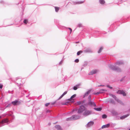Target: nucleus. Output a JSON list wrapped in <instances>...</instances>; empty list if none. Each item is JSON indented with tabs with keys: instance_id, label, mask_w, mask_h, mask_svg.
I'll return each mask as SVG.
<instances>
[{
	"instance_id": "nucleus-50",
	"label": "nucleus",
	"mask_w": 130,
	"mask_h": 130,
	"mask_svg": "<svg viewBox=\"0 0 130 130\" xmlns=\"http://www.w3.org/2000/svg\"><path fill=\"white\" fill-rule=\"evenodd\" d=\"M61 98H59V99H58L59 100V99H61Z\"/></svg>"
},
{
	"instance_id": "nucleus-29",
	"label": "nucleus",
	"mask_w": 130,
	"mask_h": 130,
	"mask_svg": "<svg viewBox=\"0 0 130 130\" xmlns=\"http://www.w3.org/2000/svg\"><path fill=\"white\" fill-rule=\"evenodd\" d=\"M102 117L103 119H105L107 118V116L105 114H104L102 115Z\"/></svg>"
},
{
	"instance_id": "nucleus-3",
	"label": "nucleus",
	"mask_w": 130,
	"mask_h": 130,
	"mask_svg": "<svg viewBox=\"0 0 130 130\" xmlns=\"http://www.w3.org/2000/svg\"><path fill=\"white\" fill-rule=\"evenodd\" d=\"M73 98H70L66 100L65 102L63 103L62 104L63 105H67L69 102L73 103L74 102V99Z\"/></svg>"
},
{
	"instance_id": "nucleus-11",
	"label": "nucleus",
	"mask_w": 130,
	"mask_h": 130,
	"mask_svg": "<svg viewBox=\"0 0 130 130\" xmlns=\"http://www.w3.org/2000/svg\"><path fill=\"white\" fill-rule=\"evenodd\" d=\"M92 90L91 89H90L85 93L84 95V97L83 98H85V97L87 96Z\"/></svg>"
},
{
	"instance_id": "nucleus-44",
	"label": "nucleus",
	"mask_w": 130,
	"mask_h": 130,
	"mask_svg": "<svg viewBox=\"0 0 130 130\" xmlns=\"http://www.w3.org/2000/svg\"><path fill=\"white\" fill-rule=\"evenodd\" d=\"M77 109H73V110L72 112H74L75 111H77Z\"/></svg>"
},
{
	"instance_id": "nucleus-6",
	"label": "nucleus",
	"mask_w": 130,
	"mask_h": 130,
	"mask_svg": "<svg viewBox=\"0 0 130 130\" xmlns=\"http://www.w3.org/2000/svg\"><path fill=\"white\" fill-rule=\"evenodd\" d=\"M91 98H89V101L88 103V104L92 107H95L96 105L95 103L93 101H91Z\"/></svg>"
},
{
	"instance_id": "nucleus-35",
	"label": "nucleus",
	"mask_w": 130,
	"mask_h": 130,
	"mask_svg": "<svg viewBox=\"0 0 130 130\" xmlns=\"http://www.w3.org/2000/svg\"><path fill=\"white\" fill-rule=\"evenodd\" d=\"M106 87H108V88H110V89H112L113 88L112 87H110L109 85H107L106 86Z\"/></svg>"
},
{
	"instance_id": "nucleus-52",
	"label": "nucleus",
	"mask_w": 130,
	"mask_h": 130,
	"mask_svg": "<svg viewBox=\"0 0 130 130\" xmlns=\"http://www.w3.org/2000/svg\"><path fill=\"white\" fill-rule=\"evenodd\" d=\"M129 130H130V128L129 129Z\"/></svg>"
},
{
	"instance_id": "nucleus-7",
	"label": "nucleus",
	"mask_w": 130,
	"mask_h": 130,
	"mask_svg": "<svg viewBox=\"0 0 130 130\" xmlns=\"http://www.w3.org/2000/svg\"><path fill=\"white\" fill-rule=\"evenodd\" d=\"M91 113L92 112L91 111L88 110H85V112L83 113V115L84 116H87L91 114Z\"/></svg>"
},
{
	"instance_id": "nucleus-48",
	"label": "nucleus",
	"mask_w": 130,
	"mask_h": 130,
	"mask_svg": "<svg viewBox=\"0 0 130 130\" xmlns=\"http://www.w3.org/2000/svg\"><path fill=\"white\" fill-rule=\"evenodd\" d=\"M91 96L90 95H89L88 97V98H91Z\"/></svg>"
},
{
	"instance_id": "nucleus-8",
	"label": "nucleus",
	"mask_w": 130,
	"mask_h": 130,
	"mask_svg": "<svg viewBox=\"0 0 130 130\" xmlns=\"http://www.w3.org/2000/svg\"><path fill=\"white\" fill-rule=\"evenodd\" d=\"M21 102L17 100H15L11 102V103L14 105H19L20 104Z\"/></svg>"
},
{
	"instance_id": "nucleus-38",
	"label": "nucleus",
	"mask_w": 130,
	"mask_h": 130,
	"mask_svg": "<svg viewBox=\"0 0 130 130\" xmlns=\"http://www.w3.org/2000/svg\"><path fill=\"white\" fill-rule=\"evenodd\" d=\"M79 61V60L78 59H76L75 60V62L76 63H77V62H78Z\"/></svg>"
},
{
	"instance_id": "nucleus-36",
	"label": "nucleus",
	"mask_w": 130,
	"mask_h": 130,
	"mask_svg": "<svg viewBox=\"0 0 130 130\" xmlns=\"http://www.w3.org/2000/svg\"><path fill=\"white\" fill-rule=\"evenodd\" d=\"M23 22L24 23L26 24L28 22V21L27 20L25 19L24 21Z\"/></svg>"
},
{
	"instance_id": "nucleus-39",
	"label": "nucleus",
	"mask_w": 130,
	"mask_h": 130,
	"mask_svg": "<svg viewBox=\"0 0 130 130\" xmlns=\"http://www.w3.org/2000/svg\"><path fill=\"white\" fill-rule=\"evenodd\" d=\"M78 27H81L82 26V24H79L78 25Z\"/></svg>"
},
{
	"instance_id": "nucleus-45",
	"label": "nucleus",
	"mask_w": 130,
	"mask_h": 130,
	"mask_svg": "<svg viewBox=\"0 0 130 130\" xmlns=\"http://www.w3.org/2000/svg\"><path fill=\"white\" fill-rule=\"evenodd\" d=\"M105 86L104 85H99V86H98V87H100V86H102V87H103V86Z\"/></svg>"
},
{
	"instance_id": "nucleus-34",
	"label": "nucleus",
	"mask_w": 130,
	"mask_h": 130,
	"mask_svg": "<svg viewBox=\"0 0 130 130\" xmlns=\"http://www.w3.org/2000/svg\"><path fill=\"white\" fill-rule=\"evenodd\" d=\"M109 102H110V103H111L112 104L115 103L114 101L113 100H111Z\"/></svg>"
},
{
	"instance_id": "nucleus-41",
	"label": "nucleus",
	"mask_w": 130,
	"mask_h": 130,
	"mask_svg": "<svg viewBox=\"0 0 130 130\" xmlns=\"http://www.w3.org/2000/svg\"><path fill=\"white\" fill-rule=\"evenodd\" d=\"M76 96V94H74L72 95L71 98H75Z\"/></svg>"
},
{
	"instance_id": "nucleus-31",
	"label": "nucleus",
	"mask_w": 130,
	"mask_h": 130,
	"mask_svg": "<svg viewBox=\"0 0 130 130\" xmlns=\"http://www.w3.org/2000/svg\"><path fill=\"white\" fill-rule=\"evenodd\" d=\"M100 94V92H94L92 94L95 95H98V94Z\"/></svg>"
},
{
	"instance_id": "nucleus-22",
	"label": "nucleus",
	"mask_w": 130,
	"mask_h": 130,
	"mask_svg": "<svg viewBox=\"0 0 130 130\" xmlns=\"http://www.w3.org/2000/svg\"><path fill=\"white\" fill-rule=\"evenodd\" d=\"M107 91V90L104 89H102L100 90L99 92H100V93H103L104 92H106Z\"/></svg>"
},
{
	"instance_id": "nucleus-40",
	"label": "nucleus",
	"mask_w": 130,
	"mask_h": 130,
	"mask_svg": "<svg viewBox=\"0 0 130 130\" xmlns=\"http://www.w3.org/2000/svg\"><path fill=\"white\" fill-rule=\"evenodd\" d=\"M83 2H77V4H82V3H83Z\"/></svg>"
},
{
	"instance_id": "nucleus-13",
	"label": "nucleus",
	"mask_w": 130,
	"mask_h": 130,
	"mask_svg": "<svg viewBox=\"0 0 130 130\" xmlns=\"http://www.w3.org/2000/svg\"><path fill=\"white\" fill-rule=\"evenodd\" d=\"M72 118L73 119V120H76L79 119L80 118V117L79 116L74 115L72 116Z\"/></svg>"
},
{
	"instance_id": "nucleus-43",
	"label": "nucleus",
	"mask_w": 130,
	"mask_h": 130,
	"mask_svg": "<svg viewBox=\"0 0 130 130\" xmlns=\"http://www.w3.org/2000/svg\"><path fill=\"white\" fill-rule=\"evenodd\" d=\"M3 87V85L0 84V88L2 89Z\"/></svg>"
},
{
	"instance_id": "nucleus-21",
	"label": "nucleus",
	"mask_w": 130,
	"mask_h": 130,
	"mask_svg": "<svg viewBox=\"0 0 130 130\" xmlns=\"http://www.w3.org/2000/svg\"><path fill=\"white\" fill-rule=\"evenodd\" d=\"M55 127L57 129V130H62V129L60 126L58 125H56L55 126Z\"/></svg>"
},
{
	"instance_id": "nucleus-24",
	"label": "nucleus",
	"mask_w": 130,
	"mask_h": 130,
	"mask_svg": "<svg viewBox=\"0 0 130 130\" xmlns=\"http://www.w3.org/2000/svg\"><path fill=\"white\" fill-rule=\"evenodd\" d=\"M99 1L100 3L102 4H104L105 3L104 0H99Z\"/></svg>"
},
{
	"instance_id": "nucleus-2",
	"label": "nucleus",
	"mask_w": 130,
	"mask_h": 130,
	"mask_svg": "<svg viewBox=\"0 0 130 130\" xmlns=\"http://www.w3.org/2000/svg\"><path fill=\"white\" fill-rule=\"evenodd\" d=\"M9 120L7 119H5L0 122V126H2L8 124Z\"/></svg>"
},
{
	"instance_id": "nucleus-26",
	"label": "nucleus",
	"mask_w": 130,
	"mask_h": 130,
	"mask_svg": "<svg viewBox=\"0 0 130 130\" xmlns=\"http://www.w3.org/2000/svg\"><path fill=\"white\" fill-rule=\"evenodd\" d=\"M78 86L79 85H76V86H74L73 87V89L74 90H76L78 88Z\"/></svg>"
},
{
	"instance_id": "nucleus-49",
	"label": "nucleus",
	"mask_w": 130,
	"mask_h": 130,
	"mask_svg": "<svg viewBox=\"0 0 130 130\" xmlns=\"http://www.w3.org/2000/svg\"><path fill=\"white\" fill-rule=\"evenodd\" d=\"M50 111V110H48L47 111V112H49Z\"/></svg>"
},
{
	"instance_id": "nucleus-4",
	"label": "nucleus",
	"mask_w": 130,
	"mask_h": 130,
	"mask_svg": "<svg viewBox=\"0 0 130 130\" xmlns=\"http://www.w3.org/2000/svg\"><path fill=\"white\" fill-rule=\"evenodd\" d=\"M86 108L83 105L81 106L79 108L78 112L79 113H81L82 112L84 111L85 110Z\"/></svg>"
},
{
	"instance_id": "nucleus-46",
	"label": "nucleus",
	"mask_w": 130,
	"mask_h": 130,
	"mask_svg": "<svg viewBox=\"0 0 130 130\" xmlns=\"http://www.w3.org/2000/svg\"><path fill=\"white\" fill-rule=\"evenodd\" d=\"M62 63V61H61L60 62H59V65H61V64Z\"/></svg>"
},
{
	"instance_id": "nucleus-18",
	"label": "nucleus",
	"mask_w": 130,
	"mask_h": 130,
	"mask_svg": "<svg viewBox=\"0 0 130 130\" xmlns=\"http://www.w3.org/2000/svg\"><path fill=\"white\" fill-rule=\"evenodd\" d=\"M85 100H84L82 101H78L77 102L76 104L78 105H79L82 104H83L85 102Z\"/></svg>"
},
{
	"instance_id": "nucleus-10",
	"label": "nucleus",
	"mask_w": 130,
	"mask_h": 130,
	"mask_svg": "<svg viewBox=\"0 0 130 130\" xmlns=\"http://www.w3.org/2000/svg\"><path fill=\"white\" fill-rule=\"evenodd\" d=\"M113 116H116L118 115V112L114 110H112L110 111Z\"/></svg>"
},
{
	"instance_id": "nucleus-9",
	"label": "nucleus",
	"mask_w": 130,
	"mask_h": 130,
	"mask_svg": "<svg viewBox=\"0 0 130 130\" xmlns=\"http://www.w3.org/2000/svg\"><path fill=\"white\" fill-rule=\"evenodd\" d=\"M94 122L92 121H91L89 122L87 125H86V127L88 128L92 126L94 124Z\"/></svg>"
},
{
	"instance_id": "nucleus-17",
	"label": "nucleus",
	"mask_w": 130,
	"mask_h": 130,
	"mask_svg": "<svg viewBox=\"0 0 130 130\" xmlns=\"http://www.w3.org/2000/svg\"><path fill=\"white\" fill-rule=\"evenodd\" d=\"M110 124H108L106 125H103L102 127V128H105L108 127L110 126Z\"/></svg>"
},
{
	"instance_id": "nucleus-37",
	"label": "nucleus",
	"mask_w": 130,
	"mask_h": 130,
	"mask_svg": "<svg viewBox=\"0 0 130 130\" xmlns=\"http://www.w3.org/2000/svg\"><path fill=\"white\" fill-rule=\"evenodd\" d=\"M87 62H85L83 64V66L84 67L86 66L87 65Z\"/></svg>"
},
{
	"instance_id": "nucleus-47",
	"label": "nucleus",
	"mask_w": 130,
	"mask_h": 130,
	"mask_svg": "<svg viewBox=\"0 0 130 130\" xmlns=\"http://www.w3.org/2000/svg\"><path fill=\"white\" fill-rule=\"evenodd\" d=\"M69 29H70V31H71V32H70V33H71V32L72 31V29H71V28H69Z\"/></svg>"
},
{
	"instance_id": "nucleus-30",
	"label": "nucleus",
	"mask_w": 130,
	"mask_h": 130,
	"mask_svg": "<svg viewBox=\"0 0 130 130\" xmlns=\"http://www.w3.org/2000/svg\"><path fill=\"white\" fill-rule=\"evenodd\" d=\"M83 52V51H80L77 52V55H79L81 53Z\"/></svg>"
},
{
	"instance_id": "nucleus-5",
	"label": "nucleus",
	"mask_w": 130,
	"mask_h": 130,
	"mask_svg": "<svg viewBox=\"0 0 130 130\" xmlns=\"http://www.w3.org/2000/svg\"><path fill=\"white\" fill-rule=\"evenodd\" d=\"M117 93L118 94L122 95L124 96H126V94L125 92L123 90H118L117 92Z\"/></svg>"
},
{
	"instance_id": "nucleus-14",
	"label": "nucleus",
	"mask_w": 130,
	"mask_h": 130,
	"mask_svg": "<svg viewBox=\"0 0 130 130\" xmlns=\"http://www.w3.org/2000/svg\"><path fill=\"white\" fill-rule=\"evenodd\" d=\"M84 52L85 53H91L92 52V51L90 48H87L85 50Z\"/></svg>"
},
{
	"instance_id": "nucleus-1",
	"label": "nucleus",
	"mask_w": 130,
	"mask_h": 130,
	"mask_svg": "<svg viewBox=\"0 0 130 130\" xmlns=\"http://www.w3.org/2000/svg\"><path fill=\"white\" fill-rule=\"evenodd\" d=\"M109 68L111 69L116 71L117 72H121L122 71L121 69L115 66L112 65H109Z\"/></svg>"
},
{
	"instance_id": "nucleus-32",
	"label": "nucleus",
	"mask_w": 130,
	"mask_h": 130,
	"mask_svg": "<svg viewBox=\"0 0 130 130\" xmlns=\"http://www.w3.org/2000/svg\"><path fill=\"white\" fill-rule=\"evenodd\" d=\"M55 9L56 11V12H58L59 9V8L58 7H55Z\"/></svg>"
},
{
	"instance_id": "nucleus-23",
	"label": "nucleus",
	"mask_w": 130,
	"mask_h": 130,
	"mask_svg": "<svg viewBox=\"0 0 130 130\" xmlns=\"http://www.w3.org/2000/svg\"><path fill=\"white\" fill-rule=\"evenodd\" d=\"M94 109L96 111H100L102 110V108H94Z\"/></svg>"
},
{
	"instance_id": "nucleus-42",
	"label": "nucleus",
	"mask_w": 130,
	"mask_h": 130,
	"mask_svg": "<svg viewBox=\"0 0 130 130\" xmlns=\"http://www.w3.org/2000/svg\"><path fill=\"white\" fill-rule=\"evenodd\" d=\"M11 104H9L6 107V108L7 107H10V106H11Z\"/></svg>"
},
{
	"instance_id": "nucleus-15",
	"label": "nucleus",
	"mask_w": 130,
	"mask_h": 130,
	"mask_svg": "<svg viewBox=\"0 0 130 130\" xmlns=\"http://www.w3.org/2000/svg\"><path fill=\"white\" fill-rule=\"evenodd\" d=\"M117 65H120L123 64V62L122 61H117L116 63Z\"/></svg>"
},
{
	"instance_id": "nucleus-27",
	"label": "nucleus",
	"mask_w": 130,
	"mask_h": 130,
	"mask_svg": "<svg viewBox=\"0 0 130 130\" xmlns=\"http://www.w3.org/2000/svg\"><path fill=\"white\" fill-rule=\"evenodd\" d=\"M66 120L67 121L72 120H73V119L72 118V116L71 117L67 118Z\"/></svg>"
},
{
	"instance_id": "nucleus-20",
	"label": "nucleus",
	"mask_w": 130,
	"mask_h": 130,
	"mask_svg": "<svg viewBox=\"0 0 130 130\" xmlns=\"http://www.w3.org/2000/svg\"><path fill=\"white\" fill-rule=\"evenodd\" d=\"M56 102V101H55L54 102H52L51 103H47L45 104V106H47L50 104H51L52 105H53L55 104Z\"/></svg>"
},
{
	"instance_id": "nucleus-28",
	"label": "nucleus",
	"mask_w": 130,
	"mask_h": 130,
	"mask_svg": "<svg viewBox=\"0 0 130 130\" xmlns=\"http://www.w3.org/2000/svg\"><path fill=\"white\" fill-rule=\"evenodd\" d=\"M103 49V47H100L99 51H98V53H101L102 51V50Z\"/></svg>"
},
{
	"instance_id": "nucleus-51",
	"label": "nucleus",
	"mask_w": 130,
	"mask_h": 130,
	"mask_svg": "<svg viewBox=\"0 0 130 130\" xmlns=\"http://www.w3.org/2000/svg\"><path fill=\"white\" fill-rule=\"evenodd\" d=\"M1 118V116H0V118Z\"/></svg>"
},
{
	"instance_id": "nucleus-12",
	"label": "nucleus",
	"mask_w": 130,
	"mask_h": 130,
	"mask_svg": "<svg viewBox=\"0 0 130 130\" xmlns=\"http://www.w3.org/2000/svg\"><path fill=\"white\" fill-rule=\"evenodd\" d=\"M98 71V70H93L91 71V72L89 73V75H92L97 73Z\"/></svg>"
},
{
	"instance_id": "nucleus-25",
	"label": "nucleus",
	"mask_w": 130,
	"mask_h": 130,
	"mask_svg": "<svg viewBox=\"0 0 130 130\" xmlns=\"http://www.w3.org/2000/svg\"><path fill=\"white\" fill-rule=\"evenodd\" d=\"M67 93V91H65L64 92L62 95L60 96L59 98H62Z\"/></svg>"
},
{
	"instance_id": "nucleus-16",
	"label": "nucleus",
	"mask_w": 130,
	"mask_h": 130,
	"mask_svg": "<svg viewBox=\"0 0 130 130\" xmlns=\"http://www.w3.org/2000/svg\"><path fill=\"white\" fill-rule=\"evenodd\" d=\"M129 115V114H127L123 116L120 117V119H121L123 120L128 117Z\"/></svg>"
},
{
	"instance_id": "nucleus-33",
	"label": "nucleus",
	"mask_w": 130,
	"mask_h": 130,
	"mask_svg": "<svg viewBox=\"0 0 130 130\" xmlns=\"http://www.w3.org/2000/svg\"><path fill=\"white\" fill-rule=\"evenodd\" d=\"M109 95L110 96L112 97L113 98H116V97L115 95L112 94H110Z\"/></svg>"
},
{
	"instance_id": "nucleus-19",
	"label": "nucleus",
	"mask_w": 130,
	"mask_h": 130,
	"mask_svg": "<svg viewBox=\"0 0 130 130\" xmlns=\"http://www.w3.org/2000/svg\"><path fill=\"white\" fill-rule=\"evenodd\" d=\"M115 100L121 104H123V103L120 100H119L118 98H114Z\"/></svg>"
}]
</instances>
